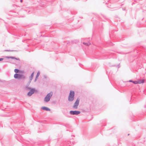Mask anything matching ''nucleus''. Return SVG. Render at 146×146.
I'll return each instance as SVG.
<instances>
[{"label":"nucleus","instance_id":"nucleus-10","mask_svg":"<svg viewBox=\"0 0 146 146\" xmlns=\"http://www.w3.org/2000/svg\"><path fill=\"white\" fill-rule=\"evenodd\" d=\"M39 75H40V73H39V72H38L37 73V74L36 75V78H35V82H36V80H37V79L38 78Z\"/></svg>","mask_w":146,"mask_h":146},{"label":"nucleus","instance_id":"nucleus-16","mask_svg":"<svg viewBox=\"0 0 146 146\" xmlns=\"http://www.w3.org/2000/svg\"><path fill=\"white\" fill-rule=\"evenodd\" d=\"M5 51H13V50H5Z\"/></svg>","mask_w":146,"mask_h":146},{"label":"nucleus","instance_id":"nucleus-7","mask_svg":"<svg viewBox=\"0 0 146 146\" xmlns=\"http://www.w3.org/2000/svg\"><path fill=\"white\" fill-rule=\"evenodd\" d=\"M41 109L47 111H50V110L49 108L46 107H42L41 108Z\"/></svg>","mask_w":146,"mask_h":146},{"label":"nucleus","instance_id":"nucleus-2","mask_svg":"<svg viewBox=\"0 0 146 146\" xmlns=\"http://www.w3.org/2000/svg\"><path fill=\"white\" fill-rule=\"evenodd\" d=\"M52 95V92H50L44 98V101L46 102H49L50 101Z\"/></svg>","mask_w":146,"mask_h":146},{"label":"nucleus","instance_id":"nucleus-9","mask_svg":"<svg viewBox=\"0 0 146 146\" xmlns=\"http://www.w3.org/2000/svg\"><path fill=\"white\" fill-rule=\"evenodd\" d=\"M6 58H7L14 59H16V60H20L19 59V58H15V57H14L7 56H6Z\"/></svg>","mask_w":146,"mask_h":146},{"label":"nucleus","instance_id":"nucleus-5","mask_svg":"<svg viewBox=\"0 0 146 146\" xmlns=\"http://www.w3.org/2000/svg\"><path fill=\"white\" fill-rule=\"evenodd\" d=\"M14 77L16 79H21L24 78V77L23 75L17 73H16L14 74Z\"/></svg>","mask_w":146,"mask_h":146},{"label":"nucleus","instance_id":"nucleus-3","mask_svg":"<svg viewBox=\"0 0 146 146\" xmlns=\"http://www.w3.org/2000/svg\"><path fill=\"white\" fill-rule=\"evenodd\" d=\"M80 99L78 98L76 100L75 102L74 103V104L72 106V108L74 109H77L78 108V106L79 104Z\"/></svg>","mask_w":146,"mask_h":146},{"label":"nucleus","instance_id":"nucleus-19","mask_svg":"<svg viewBox=\"0 0 146 146\" xmlns=\"http://www.w3.org/2000/svg\"><path fill=\"white\" fill-rule=\"evenodd\" d=\"M20 2L21 3L22 2L23 0H20Z\"/></svg>","mask_w":146,"mask_h":146},{"label":"nucleus","instance_id":"nucleus-1","mask_svg":"<svg viewBox=\"0 0 146 146\" xmlns=\"http://www.w3.org/2000/svg\"><path fill=\"white\" fill-rule=\"evenodd\" d=\"M75 94L74 91L71 90L68 96V100L69 102H72L74 100Z\"/></svg>","mask_w":146,"mask_h":146},{"label":"nucleus","instance_id":"nucleus-4","mask_svg":"<svg viewBox=\"0 0 146 146\" xmlns=\"http://www.w3.org/2000/svg\"><path fill=\"white\" fill-rule=\"evenodd\" d=\"M69 113L71 115H78L80 113V111H70L69 112Z\"/></svg>","mask_w":146,"mask_h":146},{"label":"nucleus","instance_id":"nucleus-18","mask_svg":"<svg viewBox=\"0 0 146 146\" xmlns=\"http://www.w3.org/2000/svg\"><path fill=\"white\" fill-rule=\"evenodd\" d=\"M133 81L131 80H130L129 81V82H133Z\"/></svg>","mask_w":146,"mask_h":146},{"label":"nucleus","instance_id":"nucleus-13","mask_svg":"<svg viewBox=\"0 0 146 146\" xmlns=\"http://www.w3.org/2000/svg\"><path fill=\"white\" fill-rule=\"evenodd\" d=\"M83 44H84L86 45L87 46H89L91 44V43L89 42H83Z\"/></svg>","mask_w":146,"mask_h":146},{"label":"nucleus","instance_id":"nucleus-17","mask_svg":"<svg viewBox=\"0 0 146 146\" xmlns=\"http://www.w3.org/2000/svg\"><path fill=\"white\" fill-rule=\"evenodd\" d=\"M3 60V58H0V61H2Z\"/></svg>","mask_w":146,"mask_h":146},{"label":"nucleus","instance_id":"nucleus-8","mask_svg":"<svg viewBox=\"0 0 146 146\" xmlns=\"http://www.w3.org/2000/svg\"><path fill=\"white\" fill-rule=\"evenodd\" d=\"M34 75V72H33L30 77V81H29V84L31 82V81L33 79Z\"/></svg>","mask_w":146,"mask_h":146},{"label":"nucleus","instance_id":"nucleus-11","mask_svg":"<svg viewBox=\"0 0 146 146\" xmlns=\"http://www.w3.org/2000/svg\"><path fill=\"white\" fill-rule=\"evenodd\" d=\"M144 80L143 79L139 80L138 81H137L138 84L143 83H144Z\"/></svg>","mask_w":146,"mask_h":146},{"label":"nucleus","instance_id":"nucleus-14","mask_svg":"<svg viewBox=\"0 0 146 146\" xmlns=\"http://www.w3.org/2000/svg\"><path fill=\"white\" fill-rule=\"evenodd\" d=\"M14 72L16 73H17L19 72V70L18 69H15L14 70Z\"/></svg>","mask_w":146,"mask_h":146},{"label":"nucleus","instance_id":"nucleus-12","mask_svg":"<svg viewBox=\"0 0 146 146\" xmlns=\"http://www.w3.org/2000/svg\"><path fill=\"white\" fill-rule=\"evenodd\" d=\"M25 89L27 90H29L31 89V87L29 86L28 85L26 86Z\"/></svg>","mask_w":146,"mask_h":146},{"label":"nucleus","instance_id":"nucleus-15","mask_svg":"<svg viewBox=\"0 0 146 146\" xmlns=\"http://www.w3.org/2000/svg\"><path fill=\"white\" fill-rule=\"evenodd\" d=\"M133 82L135 84H138L137 81H133Z\"/></svg>","mask_w":146,"mask_h":146},{"label":"nucleus","instance_id":"nucleus-6","mask_svg":"<svg viewBox=\"0 0 146 146\" xmlns=\"http://www.w3.org/2000/svg\"><path fill=\"white\" fill-rule=\"evenodd\" d=\"M30 91L27 93V95L29 96H31L33 94L35 91V88H32L29 90Z\"/></svg>","mask_w":146,"mask_h":146}]
</instances>
